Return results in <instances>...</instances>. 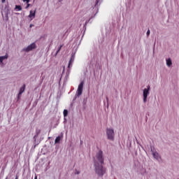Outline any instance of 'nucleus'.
Returning a JSON list of instances; mask_svg holds the SVG:
<instances>
[{"mask_svg":"<svg viewBox=\"0 0 179 179\" xmlns=\"http://www.w3.org/2000/svg\"><path fill=\"white\" fill-rule=\"evenodd\" d=\"M96 160L94 161L95 171L98 176H104L106 169L103 167L104 164V157H103V151L99 150L96 155Z\"/></svg>","mask_w":179,"mask_h":179,"instance_id":"nucleus-1","label":"nucleus"},{"mask_svg":"<svg viewBox=\"0 0 179 179\" xmlns=\"http://www.w3.org/2000/svg\"><path fill=\"white\" fill-rule=\"evenodd\" d=\"M106 135H107V138L108 139H109V141H114V129H106Z\"/></svg>","mask_w":179,"mask_h":179,"instance_id":"nucleus-2","label":"nucleus"},{"mask_svg":"<svg viewBox=\"0 0 179 179\" xmlns=\"http://www.w3.org/2000/svg\"><path fill=\"white\" fill-rule=\"evenodd\" d=\"M150 90V86H148V88L143 90V103H146L148 100V95L149 94V92Z\"/></svg>","mask_w":179,"mask_h":179,"instance_id":"nucleus-3","label":"nucleus"},{"mask_svg":"<svg viewBox=\"0 0 179 179\" xmlns=\"http://www.w3.org/2000/svg\"><path fill=\"white\" fill-rule=\"evenodd\" d=\"M83 85L84 83L82 81L80 85H78V90H77V96H81L82 93L83 92Z\"/></svg>","mask_w":179,"mask_h":179,"instance_id":"nucleus-4","label":"nucleus"},{"mask_svg":"<svg viewBox=\"0 0 179 179\" xmlns=\"http://www.w3.org/2000/svg\"><path fill=\"white\" fill-rule=\"evenodd\" d=\"M36 48V43H31L29 45L27 48H25L23 49V51H25V52H29V51H32V50H34Z\"/></svg>","mask_w":179,"mask_h":179,"instance_id":"nucleus-5","label":"nucleus"},{"mask_svg":"<svg viewBox=\"0 0 179 179\" xmlns=\"http://www.w3.org/2000/svg\"><path fill=\"white\" fill-rule=\"evenodd\" d=\"M26 90V85H23V86L20 89V92L18 94V99H20V96H22V94H23L24 92V90Z\"/></svg>","mask_w":179,"mask_h":179,"instance_id":"nucleus-6","label":"nucleus"},{"mask_svg":"<svg viewBox=\"0 0 179 179\" xmlns=\"http://www.w3.org/2000/svg\"><path fill=\"white\" fill-rule=\"evenodd\" d=\"M29 17H30L31 19V20H33V19H34V17H36V10L34 11V13L32 10L30 11Z\"/></svg>","mask_w":179,"mask_h":179,"instance_id":"nucleus-7","label":"nucleus"},{"mask_svg":"<svg viewBox=\"0 0 179 179\" xmlns=\"http://www.w3.org/2000/svg\"><path fill=\"white\" fill-rule=\"evenodd\" d=\"M75 61V55H72L69 62L68 68H71V64Z\"/></svg>","mask_w":179,"mask_h":179,"instance_id":"nucleus-8","label":"nucleus"},{"mask_svg":"<svg viewBox=\"0 0 179 179\" xmlns=\"http://www.w3.org/2000/svg\"><path fill=\"white\" fill-rule=\"evenodd\" d=\"M152 155L153 157H155V159H156L157 160H159V159H160V156L159 155V153H157V152H153Z\"/></svg>","mask_w":179,"mask_h":179,"instance_id":"nucleus-9","label":"nucleus"},{"mask_svg":"<svg viewBox=\"0 0 179 179\" xmlns=\"http://www.w3.org/2000/svg\"><path fill=\"white\" fill-rule=\"evenodd\" d=\"M166 65H167V66H171V65H173L171 59L169 58L168 59H166Z\"/></svg>","mask_w":179,"mask_h":179,"instance_id":"nucleus-10","label":"nucleus"},{"mask_svg":"<svg viewBox=\"0 0 179 179\" xmlns=\"http://www.w3.org/2000/svg\"><path fill=\"white\" fill-rule=\"evenodd\" d=\"M3 59H8V55L0 57V64H2V62H3Z\"/></svg>","mask_w":179,"mask_h":179,"instance_id":"nucleus-11","label":"nucleus"},{"mask_svg":"<svg viewBox=\"0 0 179 179\" xmlns=\"http://www.w3.org/2000/svg\"><path fill=\"white\" fill-rule=\"evenodd\" d=\"M61 141V136H58L55 141V143H59V142Z\"/></svg>","mask_w":179,"mask_h":179,"instance_id":"nucleus-12","label":"nucleus"},{"mask_svg":"<svg viewBox=\"0 0 179 179\" xmlns=\"http://www.w3.org/2000/svg\"><path fill=\"white\" fill-rule=\"evenodd\" d=\"M15 9H17L18 10H22V6H15Z\"/></svg>","mask_w":179,"mask_h":179,"instance_id":"nucleus-13","label":"nucleus"},{"mask_svg":"<svg viewBox=\"0 0 179 179\" xmlns=\"http://www.w3.org/2000/svg\"><path fill=\"white\" fill-rule=\"evenodd\" d=\"M64 46V45H61L59 48V49L57 51V54H58V52H59V51H61V48H62V47Z\"/></svg>","mask_w":179,"mask_h":179,"instance_id":"nucleus-14","label":"nucleus"},{"mask_svg":"<svg viewBox=\"0 0 179 179\" xmlns=\"http://www.w3.org/2000/svg\"><path fill=\"white\" fill-rule=\"evenodd\" d=\"M66 115H68V110H64V117H66Z\"/></svg>","mask_w":179,"mask_h":179,"instance_id":"nucleus-15","label":"nucleus"},{"mask_svg":"<svg viewBox=\"0 0 179 179\" xmlns=\"http://www.w3.org/2000/svg\"><path fill=\"white\" fill-rule=\"evenodd\" d=\"M150 35V30H148L147 31V36H149Z\"/></svg>","mask_w":179,"mask_h":179,"instance_id":"nucleus-16","label":"nucleus"},{"mask_svg":"<svg viewBox=\"0 0 179 179\" xmlns=\"http://www.w3.org/2000/svg\"><path fill=\"white\" fill-rule=\"evenodd\" d=\"M23 2H26L27 3H29L30 2V0H22Z\"/></svg>","mask_w":179,"mask_h":179,"instance_id":"nucleus-17","label":"nucleus"},{"mask_svg":"<svg viewBox=\"0 0 179 179\" xmlns=\"http://www.w3.org/2000/svg\"><path fill=\"white\" fill-rule=\"evenodd\" d=\"M6 1V0H1L2 3H5Z\"/></svg>","mask_w":179,"mask_h":179,"instance_id":"nucleus-18","label":"nucleus"},{"mask_svg":"<svg viewBox=\"0 0 179 179\" xmlns=\"http://www.w3.org/2000/svg\"><path fill=\"white\" fill-rule=\"evenodd\" d=\"M29 6H30V4L27 3L26 9H27V8H29Z\"/></svg>","mask_w":179,"mask_h":179,"instance_id":"nucleus-19","label":"nucleus"},{"mask_svg":"<svg viewBox=\"0 0 179 179\" xmlns=\"http://www.w3.org/2000/svg\"><path fill=\"white\" fill-rule=\"evenodd\" d=\"M33 26H34V25H33V24H31L29 25V27H33Z\"/></svg>","mask_w":179,"mask_h":179,"instance_id":"nucleus-20","label":"nucleus"},{"mask_svg":"<svg viewBox=\"0 0 179 179\" xmlns=\"http://www.w3.org/2000/svg\"><path fill=\"white\" fill-rule=\"evenodd\" d=\"M15 179H19V177H18V176H16V177H15Z\"/></svg>","mask_w":179,"mask_h":179,"instance_id":"nucleus-21","label":"nucleus"},{"mask_svg":"<svg viewBox=\"0 0 179 179\" xmlns=\"http://www.w3.org/2000/svg\"><path fill=\"white\" fill-rule=\"evenodd\" d=\"M97 3H99V0H96V5H97Z\"/></svg>","mask_w":179,"mask_h":179,"instance_id":"nucleus-22","label":"nucleus"},{"mask_svg":"<svg viewBox=\"0 0 179 179\" xmlns=\"http://www.w3.org/2000/svg\"><path fill=\"white\" fill-rule=\"evenodd\" d=\"M34 179H37V176H35Z\"/></svg>","mask_w":179,"mask_h":179,"instance_id":"nucleus-23","label":"nucleus"}]
</instances>
